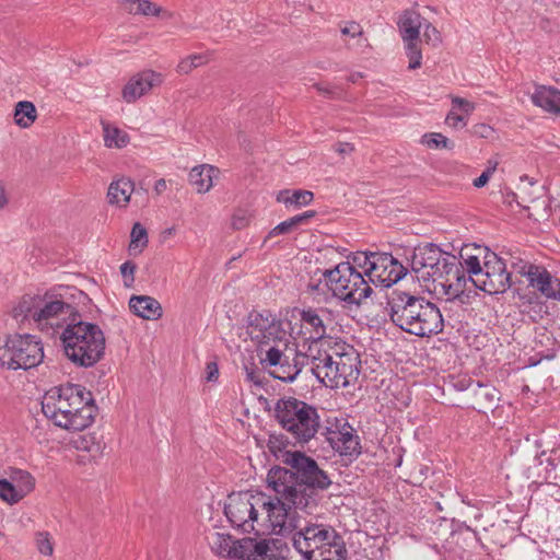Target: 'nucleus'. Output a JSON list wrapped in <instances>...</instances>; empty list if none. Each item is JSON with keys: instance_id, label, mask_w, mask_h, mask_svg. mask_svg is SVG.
<instances>
[{"instance_id": "nucleus-1", "label": "nucleus", "mask_w": 560, "mask_h": 560, "mask_svg": "<svg viewBox=\"0 0 560 560\" xmlns=\"http://www.w3.org/2000/svg\"><path fill=\"white\" fill-rule=\"evenodd\" d=\"M283 463L289 468L272 467L267 475L268 486L302 511L316 506L315 490H326L331 485L326 471L314 458L299 451L285 452Z\"/></svg>"}, {"instance_id": "nucleus-2", "label": "nucleus", "mask_w": 560, "mask_h": 560, "mask_svg": "<svg viewBox=\"0 0 560 560\" xmlns=\"http://www.w3.org/2000/svg\"><path fill=\"white\" fill-rule=\"evenodd\" d=\"M246 334L257 348L260 363L275 368V378L290 383L300 374L304 355L296 354L292 362L285 354L288 349L287 331L282 322L269 311L250 312L247 317Z\"/></svg>"}, {"instance_id": "nucleus-3", "label": "nucleus", "mask_w": 560, "mask_h": 560, "mask_svg": "<svg viewBox=\"0 0 560 560\" xmlns=\"http://www.w3.org/2000/svg\"><path fill=\"white\" fill-rule=\"evenodd\" d=\"M42 410L55 425L82 431L94 422L97 408L91 392L82 385L68 383L45 393Z\"/></svg>"}, {"instance_id": "nucleus-4", "label": "nucleus", "mask_w": 560, "mask_h": 560, "mask_svg": "<svg viewBox=\"0 0 560 560\" xmlns=\"http://www.w3.org/2000/svg\"><path fill=\"white\" fill-rule=\"evenodd\" d=\"M395 326L417 337H430L443 331L444 319L439 307L425 298L395 290L387 302Z\"/></svg>"}, {"instance_id": "nucleus-5", "label": "nucleus", "mask_w": 560, "mask_h": 560, "mask_svg": "<svg viewBox=\"0 0 560 560\" xmlns=\"http://www.w3.org/2000/svg\"><path fill=\"white\" fill-rule=\"evenodd\" d=\"M12 314L15 319L33 322L40 331L54 336L60 334L80 313L61 295L46 292L24 295L13 307Z\"/></svg>"}, {"instance_id": "nucleus-6", "label": "nucleus", "mask_w": 560, "mask_h": 560, "mask_svg": "<svg viewBox=\"0 0 560 560\" xmlns=\"http://www.w3.org/2000/svg\"><path fill=\"white\" fill-rule=\"evenodd\" d=\"M66 357L77 366H94L104 355L105 336L98 325L75 315L60 332Z\"/></svg>"}, {"instance_id": "nucleus-7", "label": "nucleus", "mask_w": 560, "mask_h": 560, "mask_svg": "<svg viewBox=\"0 0 560 560\" xmlns=\"http://www.w3.org/2000/svg\"><path fill=\"white\" fill-rule=\"evenodd\" d=\"M294 549L304 560H347L342 537L329 525L300 522L292 533Z\"/></svg>"}, {"instance_id": "nucleus-8", "label": "nucleus", "mask_w": 560, "mask_h": 560, "mask_svg": "<svg viewBox=\"0 0 560 560\" xmlns=\"http://www.w3.org/2000/svg\"><path fill=\"white\" fill-rule=\"evenodd\" d=\"M275 413L281 428L301 444L315 438L320 428L317 409L294 397L279 399L275 407Z\"/></svg>"}, {"instance_id": "nucleus-9", "label": "nucleus", "mask_w": 560, "mask_h": 560, "mask_svg": "<svg viewBox=\"0 0 560 560\" xmlns=\"http://www.w3.org/2000/svg\"><path fill=\"white\" fill-rule=\"evenodd\" d=\"M323 279L326 280L332 296L348 304L359 305L373 293L364 271H358L349 261H342L332 269H326L323 272Z\"/></svg>"}, {"instance_id": "nucleus-10", "label": "nucleus", "mask_w": 560, "mask_h": 560, "mask_svg": "<svg viewBox=\"0 0 560 560\" xmlns=\"http://www.w3.org/2000/svg\"><path fill=\"white\" fill-rule=\"evenodd\" d=\"M44 358L40 340L32 335H11L0 339V365L9 370H28Z\"/></svg>"}, {"instance_id": "nucleus-11", "label": "nucleus", "mask_w": 560, "mask_h": 560, "mask_svg": "<svg viewBox=\"0 0 560 560\" xmlns=\"http://www.w3.org/2000/svg\"><path fill=\"white\" fill-rule=\"evenodd\" d=\"M262 492L250 491L232 493L228 497L224 514L230 523L244 533L254 532L264 534V523L260 520V505H262Z\"/></svg>"}, {"instance_id": "nucleus-12", "label": "nucleus", "mask_w": 560, "mask_h": 560, "mask_svg": "<svg viewBox=\"0 0 560 560\" xmlns=\"http://www.w3.org/2000/svg\"><path fill=\"white\" fill-rule=\"evenodd\" d=\"M262 505H260V520L264 525V534L271 530L278 535L291 534L302 521L298 508L291 500L285 499L281 493L273 498L262 493Z\"/></svg>"}, {"instance_id": "nucleus-13", "label": "nucleus", "mask_w": 560, "mask_h": 560, "mask_svg": "<svg viewBox=\"0 0 560 560\" xmlns=\"http://www.w3.org/2000/svg\"><path fill=\"white\" fill-rule=\"evenodd\" d=\"M448 261H454V256L443 252L438 245L427 243L415 248L411 257V269L427 290L441 277L442 269Z\"/></svg>"}, {"instance_id": "nucleus-14", "label": "nucleus", "mask_w": 560, "mask_h": 560, "mask_svg": "<svg viewBox=\"0 0 560 560\" xmlns=\"http://www.w3.org/2000/svg\"><path fill=\"white\" fill-rule=\"evenodd\" d=\"M363 257V270L371 284L389 288L404 277L401 264L390 254L370 253Z\"/></svg>"}, {"instance_id": "nucleus-15", "label": "nucleus", "mask_w": 560, "mask_h": 560, "mask_svg": "<svg viewBox=\"0 0 560 560\" xmlns=\"http://www.w3.org/2000/svg\"><path fill=\"white\" fill-rule=\"evenodd\" d=\"M482 270V277L475 284L477 289L488 294H499L510 288L511 275L506 271L505 262L495 254L486 256Z\"/></svg>"}, {"instance_id": "nucleus-16", "label": "nucleus", "mask_w": 560, "mask_h": 560, "mask_svg": "<svg viewBox=\"0 0 560 560\" xmlns=\"http://www.w3.org/2000/svg\"><path fill=\"white\" fill-rule=\"evenodd\" d=\"M335 369L337 370V385L339 387H347L351 382L358 378L360 373L359 354L352 346L347 343H335Z\"/></svg>"}, {"instance_id": "nucleus-17", "label": "nucleus", "mask_w": 560, "mask_h": 560, "mask_svg": "<svg viewBox=\"0 0 560 560\" xmlns=\"http://www.w3.org/2000/svg\"><path fill=\"white\" fill-rule=\"evenodd\" d=\"M529 287L536 289L547 300L560 302V279L552 276L545 267L537 265H525L520 271Z\"/></svg>"}, {"instance_id": "nucleus-18", "label": "nucleus", "mask_w": 560, "mask_h": 560, "mask_svg": "<svg viewBox=\"0 0 560 560\" xmlns=\"http://www.w3.org/2000/svg\"><path fill=\"white\" fill-rule=\"evenodd\" d=\"M314 346L310 347V358L312 362V372L317 380L325 386L330 388H338L337 370L335 369V354L334 347L329 350L317 349V353L313 354Z\"/></svg>"}, {"instance_id": "nucleus-19", "label": "nucleus", "mask_w": 560, "mask_h": 560, "mask_svg": "<svg viewBox=\"0 0 560 560\" xmlns=\"http://www.w3.org/2000/svg\"><path fill=\"white\" fill-rule=\"evenodd\" d=\"M459 277H463V265L454 256V261L447 262L446 268L441 271V277L434 281L428 291L446 296L447 300L458 298L457 280Z\"/></svg>"}, {"instance_id": "nucleus-20", "label": "nucleus", "mask_w": 560, "mask_h": 560, "mask_svg": "<svg viewBox=\"0 0 560 560\" xmlns=\"http://www.w3.org/2000/svg\"><path fill=\"white\" fill-rule=\"evenodd\" d=\"M163 75L153 70H144L128 81L122 90V97L127 103H132L147 94L152 88L161 85Z\"/></svg>"}, {"instance_id": "nucleus-21", "label": "nucleus", "mask_w": 560, "mask_h": 560, "mask_svg": "<svg viewBox=\"0 0 560 560\" xmlns=\"http://www.w3.org/2000/svg\"><path fill=\"white\" fill-rule=\"evenodd\" d=\"M326 439L332 450L341 456L353 457L361 453L359 436L354 434L353 428L348 423H345L338 430H329Z\"/></svg>"}, {"instance_id": "nucleus-22", "label": "nucleus", "mask_w": 560, "mask_h": 560, "mask_svg": "<svg viewBox=\"0 0 560 560\" xmlns=\"http://www.w3.org/2000/svg\"><path fill=\"white\" fill-rule=\"evenodd\" d=\"M302 328L308 332V340L316 345L327 336L328 312L326 308H304L300 313Z\"/></svg>"}, {"instance_id": "nucleus-23", "label": "nucleus", "mask_w": 560, "mask_h": 560, "mask_svg": "<svg viewBox=\"0 0 560 560\" xmlns=\"http://www.w3.org/2000/svg\"><path fill=\"white\" fill-rule=\"evenodd\" d=\"M129 308L135 315L148 320H156L163 315L160 302L149 295L131 296Z\"/></svg>"}, {"instance_id": "nucleus-24", "label": "nucleus", "mask_w": 560, "mask_h": 560, "mask_svg": "<svg viewBox=\"0 0 560 560\" xmlns=\"http://www.w3.org/2000/svg\"><path fill=\"white\" fill-rule=\"evenodd\" d=\"M219 168L202 164L191 168L189 173V182L196 188L197 192L205 194L213 186V180L219 176Z\"/></svg>"}, {"instance_id": "nucleus-25", "label": "nucleus", "mask_w": 560, "mask_h": 560, "mask_svg": "<svg viewBox=\"0 0 560 560\" xmlns=\"http://www.w3.org/2000/svg\"><path fill=\"white\" fill-rule=\"evenodd\" d=\"M530 100L536 106L549 113L560 114V90L556 88L539 85L532 94Z\"/></svg>"}, {"instance_id": "nucleus-26", "label": "nucleus", "mask_w": 560, "mask_h": 560, "mask_svg": "<svg viewBox=\"0 0 560 560\" xmlns=\"http://www.w3.org/2000/svg\"><path fill=\"white\" fill-rule=\"evenodd\" d=\"M469 386H474L471 389L475 397L474 408L478 411L492 409L499 401V392L495 387L479 382L475 385L470 382Z\"/></svg>"}, {"instance_id": "nucleus-27", "label": "nucleus", "mask_w": 560, "mask_h": 560, "mask_svg": "<svg viewBox=\"0 0 560 560\" xmlns=\"http://www.w3.org/2000/svg\"><path fill=\"white\" fill-rule=\"evenodd\" d=\"M421 25V15L419 13L411 10L404 11L398 21L402 40H419Z\"/></svg>"}, {"instance_id": "nucleus-28", "label": "nucleus", "mask_w": 560, "mask_h": 560, "mask_svg": "<svg viewBox=\"0 0 560 560\" xmlns=\"http://www.w3.org/2000/svg\"><path fill=\"white\" fill-rule=\"evenodd\" d=\"M133 191V183L126 177L113 182L107 191L108 202L118 207H126Z\"/></svg>"}, {"instance_id": "nucleus-29", "label": "nucleus", "mask_w": 560, "mask_h": 560, "mask_svg": "<svg viewBox=\"0 0 560 560\" xmlns=\"http://www.w3.org/2000/svg\"><path fill=\"white\" fill-rule=\"evenodd\" d=\"M102 127L105 147L122 149L129 143L130 138L126 131L106 121H102Z\"/></svg>"}, {"instance_id": "nucleus-30", "label": "nucleus", "mask_w": 560, "mask_h": 560, "mask_svg": "<svg viewBox=\"0 0 560 560\" xmlns=\"http://www.w3.org/2000/svg\"><path fill=\"white\" fill-rule=\"evenodd\" d=\"M208 544L211 550L223 557H231L234 539L229 534L211 532L207 535Z\"/></svg>"}, {"instance_id": "nucleus-31", "label": "nucleus", "mask_w": 560, "mask_h": 560, "mask_svg": "<svg viewBox=\"0 0 560 560\" xmlns=\"http://www.w3.org/2000/svg\"><path fill=\"white\" fill-rule=\"evenodd\" d=\"M37 118L35 105L28 101H21L15 105L14 121L21 128H28Z\"/></svg>"}, {"instance_id": "nucleus-32", "label": "nucleus", "mask_w": 560, "mask_h": 560, "mask_svg": "<svg viewBox=\"0 0 560 560\" xmlns=\"http://www.w3.org/2000/svg\"><path fill=\"white\" fill-rule=\"evenodd\" d=\"M313 192L310 190H281L278 194L277 200L283 202L285 206H306L313 200Z\"/></svg>"}, {"instance_id": "nucleus-33", "label": "nucleus", "mask_w": 560, "mask_h": 560, "mask_svg": "<svg viewBox=\"0 0 560 560\" xmlns=\"http://www.w3.org/2000/svg\"><path fill=\"white\" fill-rule=\"evenodd\" d=\"M10 479L23 498L31 493L35 488V479L26 470H13L10 475Z\"/></svg>"}, {"instance_id": "nucleus-34", "label": "nucleus", "mask_w": 560, "mask_h": 560, "mask_svg": "<svg viewBox=\"0 0 560 560\" xmlns=\"http://www.w3.org/2000/svg\"><path fill=\"white\" fill-rule=\"evenodd\" d=\"M127 10L132 14L158 15L161 8L150 0H127Z\"/></svg>"}, {"instance_id": "nucleus-35", "label": "nucleus", "mask_w": 560, "mask_h": 560, "mask_svg": "<svg viewBox=\"0 0 560 560\" xmlns=\"http://www.w3.org/2000/svg\"><path fill=\"white\" fill-rule=\"evenodd\" d=\"M254 539L253 538H243L240 540H234V545L232 548L231 560H252L253 558V547Z\"/></svg>"}, {"instance_id": "nucleus-36", "label": "nucleus", "mask_w": 560, "mask_h": 560, "mask_svg": "<svg viewBox=\"0 0 560 560\" xmlns=\"http://www.w3.org/2000/svg\"><path fill=\"white\" fill-rule=\"evenodd\" d=\"M34 544L37 551L46 557H51L55 550L52 536L47 530H37L34 534Z\"/></svg>"}, {"instance_id": "nucleus-37", "label": "nucleus", "mask_w": 560, "mask_h": 560, "mask_svg": "<svg viewBox=\"0 0 560 560\" xmlns=\"http://www.w3.org/2000/svg\"><path fill=\"white\" fill-rule=\"evenodd\" d=\"M209 61V55L208 54H194L190 55L184 59H182L176 68V71L179 74H188L194 69L206 65Z\"/></svg>"}, {"instance_id": "nucleus-38", "label": "nucleus", "mask_w": 560, "mask_h": 560, "mask_svg": "<svg viewBox=\"0 0 560 560\" xmlns=\"http://www.w3.org/2000/svg\"><path fill=\"white\" fill-rule=\"evenodd\" d=\"M148 245L147 230L140 224L135 223L130 233L129 250L141 252Z\"/></svg>"}, {"instance_id": "nucleus-39", "label": "nucleus", "mask_w": 560, "mask_h": 560, "mask_svg": "<svg viewBox=\"0 0 560 560\" xmlns=\"http://www.w3.org/2000/svg\"><path fill=\"white\" fill-rule=\"evenodd\" d=\"M0 499L11 505L20 502L23 497L8 479H0Z\"/></svg>"}, {"instance_id": "nucleus-40", "label": "nucleus", "mask_w": 560, "mask_h": 560, "mask_svg": "<svg viewBox=\"0 0 560 560\" xmlns=\"http://www.w3.org/2000/svg\"><path fill=\"white\" fill-rule=\"evenodd\" d=\"M253 558L252 560H273L275 559V551L270 546V541L262 539V540H256L254 539V546H253Z\"/></svg>"}, {"instance_id": "nucleus-41", "label": "nucleus", "mask_w": 560, "mask_h": 560, "mask_svg": "<svg viewBox=\"0 0 560 560\" xmlns=\"http://www.w3.org/2000/svg\"><path fill=\"white\" fill-rule=\"evenodd\" d=\"M406 45V54L409 58L408 68L415 70L421 67L422 52L419 47V40L404 42Z\"/></svg>"}, {"instance_id": "nucleus-42", "label": "nucleus", "mask_w": 560, "mask_h": 560, "mask_svg": "<svg viewBox=\"0 0 560 560\" xmlns=\"http://www.w3.org/2000/svg\"><path fill=\"white\" fill-rule=\"evenodd\" d=\"M482 268L483 266L480 265L478 257L470 256L467 259H465L464 269L465 272L468 273V280L474 287L477 283V279L482 277Z\"/></svg>"}, {"instance_id": "nucleus-43", "label": "nucleus", "mask_w": 560, "mask_h": 560, "mask_svg": "<svg viewBox=\"0 0 560 560\" xmlns=\"http://www.w3.org/2000/svg\"><path fill=\"white\" fill-rule=\"evenodd\" d=\"M423 37L425 43L433 47H436L442 42L440 32L430 23L424 26Z\"/></svg>"}, {"instance_id": "nucleus-44", "label": "nucleus", "mask_w": 560, "mask_h": 560, "mask_svg": "<svg viewBox=\"0 0 560 560\" xmlns=\"http://www.w3.org/2000/svg\"><path fill=\"white\" fill-rule=\"evenodd\" d=\"M325 288H327L326 282L323 284L322 279L311 280L306 287V290L310 294H313V299L317 302L322 301V295H326Z\"/></svg>"}, {"instance_id": "nucleus-45", "label": "nucleus", "mask_w": 560, "mask_h": 560, "mask_svg": "<svg viewBox=\"0 0 560 560\" xmlns=\"http://www.w3.org/2000/svg\"><path fill=\"white\" fill-rule=\"evenodd\" d=\"M423 140L430 148H440V147L447 148L448 147V139L441 133L424 135Z\"/></svg>"}, {"instance_id": "nucleus-46", "label": "nucleus", "mask_w": 560, "mask_h": 560, "mask_svg": "<svg viewBox=\"0 0 560 560\" xmlns=\"http://www.w3.org/2000/svg\"><path fill=\"white\" fill-rule=\"evenodd\" d=\"M296 229L294 228L292 221L290 219L279 223L278 225H276L269 233H268V236L267 238H271V237H275V236H278V235H284V234H290L292 233L293 231H295Z\"/></svg>"}, {"instance_id": "nucleus-47", "label": "nucleus", "mask_w": 560, "mask_h": 560, "mask_svg": "<svg viewBox=\"0 0 560 560\" xmlns=\"http://www.w3.org/2000/svg\"><path fill=\"white\" fill-rule=\"evenodd\" d=\"M137 266L135 262L128 260L120 266V272L125 280V284L129 285L135 281V271Z\"/></svg>"}, {"instance_id": "nucleus-48", "label": "nucleus", "mask_w": 560, "mask_h": 560, "mask_svg": "<svg viewBox=\"0 0 560 560\" xmlns=\"http://www.w3.org/2000/svg\"><path fill=\"white\" fill-rule=\"evenodd\" d=\"M452 105L453 109H459L467 116L470 115L475 109V105L471 102L459 96L452 97Z\"/></svg>"}, {"instance_id": "nucleus-49", "label": "nucleus", "mask_w": 560, "mask_h": 560, "mask_svg": "<svg viewBox=\"0 0 560 560\" xmlns=\"http://www.w3.org/2000/svg\"><path fill=\"white\" fill-rule=\"evenodd\" d=\"M340 33L354 38L363 34V28L358 22L350 21L345 26L340 27Z\"/></svg>"}, {"instance_id": "nucleus-50", "label": "nucleus", "mask_w": 560, "mask_h": 560, "mask_svg": "<svg viewBox=\"0 0 560 560\" xmlns=\"http://www.w3.org/2000/svg\"><path fill=\"white\" fill-rule=\"evenodd\" d=\"M445 122L452 128H458L460 124L462 127L466 126L465 116L455 113L453 108L446 115Z\"/></svg>"}, {"instance_id": "nucleus-51", "label": "nucleus", "mask_w": 560, "mask_h": 560, "mask_svg": "<svg viewBox=\"0 0 560 560\" xmlns=\"http://www.w3.org/2000/svg\"><path fill=\"white\" fill-rule=\"evenodd\" d=\"M249 223V215L244 211L236 212L232 218V226L235 230H242Z\"/></svg>"}, {"instance_id": "nucleus-52", "label": "nucleus", "mask_w": 560, "mask_h": 560, "mask_svg": "<svg viewBox=\"0 0 560 560\" xmlns=\"http://www.w3.org/2000/svg\"><path fill=\"white\" fill-rule=\"evenodd\" d=\"M495 167H497L495 164L493 166L487 167L481 173V175L474 180V186L476 188H481V187L486 186L487 183L489 182L491 175L494 173Z\"/></svg>"}, {"instance_id": "nucleus-53", "label": "nucleus", "mask_w": 560, "mask_h": 560, "mask_svg": "<svg viewBox=\"0 0 560 560\" xmlns=\"http://www.w3.org/2000/svg\"><path fill=\"white\" fill-rule=\"evenodd\" d=\"M316 212L314 210H307L301 214L294 215L290 218L295 229L302 224H306L312 218H314Z\"/></svg>"}, {"instance_id": "nucleus-54", "label": "nucleus", "mask_w": 560, "mask_h": 560, "mask_svg": "<svg viewBox=\"0 0 560 560\" xmlns=\"http://www.w3.org/2000/svg\"><path fill=\"white\" fill-rule=\"evenodd\" d=\"M219 377V368L215 361H210L206 365V381L215 382Z\"/></svg>"}, {"instance_id": "nucleus-55", "label": "nucleus", "mask_w": 560, "mask_h": 560, "mask_svg": "<svg viewBox=\"0 0 560 560\" xmlns=\"http://www.w3.org/2000/svg\"><path fill=\"white\" fill-rule=\"evenodd\" d=\"M93 445L94 442L92 441V438L86 439L85 436H80L78 440L74 441V446L78 450L91 452Z\"/></svg>"}, {"instance_id": "nucleus-56", "label": "nucleus", "mask_w": 560, "mask_h": 560, "mask_svg": "<svg viewBox=\"0 0 560 560\" xmlns=\"http://www.w3.org/2000/svg\"><path fill=\"white\" fill-rule=\"evenodd\" d=\"M247 380L254 383L255 385H261L262 384V377L261 374L256 371L255 369L245 368Z\"/></svg>"}, {"instance_id": "nucleus-57", "label": "nucleus", "mask_w": 560, "mask_h": 560, "mask_svg": "<svg viewBox=\"0 0 560 560\" xmlns=\"http://www.w3.org/2000/svg\"><path fill=\"white\" fill-rule=\"evenodd\" d=\"M335 151L339 153L340 155H346L351 153L354 150V147L349 142H338L334 147Z\"/></svg>"}, {"instance_id": "nucleus-58", "label": "nucleus", "mask_w": 560, "mask_h": 560, "mask_svg": "<svg viewBox=\"0 0 560 560\" xmlns=\"http://www.w3.org/2000/svg\"><path fill=\"white\" fill-rule=\"evenodd\" d=\"M470 282L468 280V277L466 276V272H465V269L463 268V277H459V279L457 280V283H458V296L460 294H464V292L466 291L467 289V283Z\"/></svg>"}, {"instance_id": "nucleus-59", "label": "nucleus", "mask_w": 560, "mask_h": 560, "mask_svg": "<svg viewBox=\"0 0 560 560\" xmlns=\"http://www.w3.org/2000/svg\"><path fill=\"white\" fill-rule=\"evenodd\" d=\"M492 132V129L487 125H477L475 127V133L479 135L480 137L488 138L489 135Z\"/></svg>"}, {"instance_id": "nucleus-60", "label": "nucleus", "mask_w": 560, "mask_h": 560, "mask_svg": "<svg viewBox=\"0 0 560 560\" xmlns=\"http://www.w3.org/2000/svg\"><path fill=\"white\" fill-rule=\"evenodd\" d=\"M8 205V197L2 182H0V210Z\"/></svg>"}, {"instance_id": "nucleus-61", "label": "nucleus", "mask_w": 560, "mask_h": 560, "mask_svg": "<svg viewBox=\"0 0 560 560\" xmlns=\"http://www.w3.org/2000/svg\"><path fill=\"white\" fill-rule=\"evenodd\" d=\"M314 88L318 92H320V93H323V94H325L327 96H331V97L334 96V91L331 89L327 88V86H322L320 84H315Z\"/></svg>"}, {"instance_id": "nucleus-62", "label": "nucleus", "mask_w": 560, "mask_h": 560, "mask_svg": "<svg viewBox=\"0 0 560 560\" xmlns=\"http://www.w3.org/2000/svg\"><path fill=\"white\" fill-rule=\"evenodd\" d=\"M166 188V182L164 179H159L155 183V190L158 192H162Z\"/></svg>"}, {"instance_id": "nucleus-63", "label": "nucleus", "mask_w": 560, "mask_h": 560, "mask_svg": "<svg viewBox=\"0 0 560 560\" xmlns=\"http://www.w3.org/2000/svg\"><path fill=\"white\" fill-rule=\"evenodd\" d=\"M364 255H368V254H366V253H362V254H359L358 256H355V257H354V262H355L360 268H362V269H363V266H362V264H363V257H362V256H364Z\"/></svg>"}, {"instance_id": "nucleus-64", "label": "nucleus", "mask_w": 560, "mask_h": 560, "mask_svg": "<svg viewBox=\"0 0 560 560\" xmlns=\"http://www.w3.org/2000/svg\"><path fill=\"white\" fill-rule=\"evenodd\" d=\"M360 77H361V75H360L359 73H358V74H352V75L350 77V81H351V82H355V81H357V79H358V78H360Z\"/></svg>"}]
</instances>
